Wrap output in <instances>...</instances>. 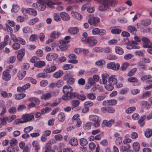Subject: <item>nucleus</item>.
Instances as JSON below:
<instances>
[{
    "mask_svg": "<svg viewBox=\"0 0 152 152\" xmlns=\"http://www.w3.org/2000/svg\"><path fill=\"white\" fill-rule=\"evenodd\" d=\"M60 17L64 21H68L70 19V17L69 14L66 12H63L60 13Z\"/></svg>",
    "mask_w": 152,
    "mask_h": 152,
    "instance_id": "2eb2a0df",
    "label": "nucleus"
},
{
    "mask_svg": "<svg viewBox=\"0 0 152 152\" xmlns=\"http://www.w3.org/2000/svg\"><path fill=\"white\" fill-rule=\"evenodd\" d=\"M56 69V67L55 66H51L50 67L46 68L44 70V71L46 73H48L55 71Z\"/></svg>",
    "mask_w": 152,
    "mask_h": 152,
    "instance_id": "4be33fe9",
    "label": "nucleus"
},
{
    "mask_svg": "<svg viewBox=\"0 0 152 152\" xmlns=\"http://www.w3.org/2000/svg\"><path fill=\"white\" fill-rule=\"evenodd\" d=\"M133 149L136 151H138L140 149V145L138 142H134L132 145Z\"/></svg>",
    "mask_w": 152,
    "mask_h": 152,
    "instance_id": "c85d7f7f",
    "label": "nucleus"
},
{
    "mask_svg": "<svg viewBox=\"0 0 152 152\" xmlns=\"http://www.w3.org/2000/svg\"><path fill=\"white\" fill-rule=\"evenodd\" d=\"M79 31V29L76 27H72L69 28L68 32L71 34H76Z\"/></svg>",
    "mask_w": 152,
    "mask_h": 152,
    "instance_id": "5701e85b",
    "label": "nucleus"
},
{
    "mask_svg": "<svg viewBox=\"0 0 152 152\" xmlns=\"http://www.w3.org/2000/svg\"><path fill=\"white\" fill-rule=\"evenodd\" d=\"M139 68L145 70L146 69L145 65L142 61H140L138 63Z\"/></svg>",
    "mask_w": 152,
    "mask_h": 152,
    "instance_id": "3c124183",
    "label": "nucleus"
},
{
    "mask_svg": "<svg viewBox=\"0 0 152 152\" xmlns=\"http://www.w3.org/2000/svg\"><path fill=\"white\" fill-rule=\"evenodd\" d=\"M16 59V57L15 56H11L9 58L8 60V62L9 63H13Z\"/></svg>",
    "mask_w": 152,
    "mask_h": 152,
    "instance_id": "13d9d810",
    "label": "nucleus"
},
{
    "mask_svg": "<svg viewBox=\"0 0 152 152\" xmlns=\"http://www.w3.org/2000/svg\"><path fill=\"white\" fill-rule=\"evenodd\" d=\"M151 96V92L150 91H146L144 92L141 96L142 99H145Z\"/></svg>",
    "mask_w": 152,
    "mask_h": 152,
    "instance_id": "473e14b6",
    "label": "nucleus"
},
{
    "mask_svg": "<svg viewBox=\"0 0 152 152\" xmlns=\"http://www.w3.org/2000/svg\"><path fill=\"white\" fill-rule=\"evenodd\" d=\"M33 129V127L32 126H29L26 127L24 129L23 131L25 133H29Z\"/></svg>",
    "mask_w": 152,
    "mask_h": 152,
    "instance_id": "680f3d73",
    "label": "nucleus"
},
{
    "mask_svg": "<svg viewBox=\"0 0 152 152\" xmlns=\"http://www.w3.org/2000/svg\"><path fill=\"white\" fill-rule=\"evenodd\" d=\"M5 25L6 28H3V29L4 30H7V31L9 32H10V33H12L13 30L12 28L9 26V25L7 23H6L5 24Z\"/></svg>",
    "mask_w": 152,
    "mask_h": 152,
    "instance_id": "4d7b16f0",
    "label": "nucleus"
},
{
    "mask_svg": "<svg viewBox=\"0 0 152 152\" xmlns=\"http://www.w3.org/2000/svg\"><path fill=\"white\" fill-rule=\"evenodd\" d=\"M1 122L0 126H3L6 125L7 124V121L9 122V120L7 117H4L1 118H0Z\"/></svg>",
    "mask_w": 152,
    "mask_h": 152,
    "instance_id": "6ab92c4d",
    "label": "nucleus"
},
{
    "mask_svg": "<svg viewBox=\"0 0 152 152\" xmlns=\"http://www.w3.org/2000/svg\"><path fill=\"white\" fill-rule=\"evenodd\" d=\"M58 119L61 122H63L65 119V116L63 113H61L58 115Z\"/></svg>",
    "mask_w": 152,
    "mask_h": 152,
    "instance_id": "58836bf2",
    "label": "nucleus"
},
{
    "mask_svg": "<svg viewBox=\"0 0 152 152\" xmlns=\"http://www.w3.org/2000/svg\"><path fill=\"white\" fill-rule=\"evenodd\" d=\"M22 119L23 120L21 119L18 120V122L19 123H23L32 121L33 119H34V117L33 114L31 113L25 114L22 115Z\"/></svg>",
    "mask_w": 152,
    "mask_h": 152,
    "instance_id": "7ed1b4c3",
    "label": "nucleus"
},
{
    "mask_svg": "<svg viewBox=\"0 0 152 152\" xmlns=\"http://www.w3.org/2000/svg\"><path fill=\"white\" fill-rule=\"evenodd\" d=\"M78 94L76 93L71 92L68 96H63L62 99L64 100H68L70 99H73L76 97L77 98Z\"/></svg>",
    "mask_w": 152,
    "mask_h": 152,
    "instance_id": "6e6552de",
    "label": "nucleus"
},
{
    "mask_svg": "<svg viewBox=\"0 0 152 152\" xmlns=\"http://www.w3.org/2000/svg\"><path fill=\"white\" fill-rule=\"evenodd\" d=\"M73 67V66L72 64H65L63 66V68L64 70H66L72 69Z\"/></svg>",
    "mask_w": 152,
    "mask_h": 152,
    "instance_id": "338daca9",
    "label": "nucleus"
},
{
    "mask_svg": "<svg viewBox=\"0 0 152 152\" xmlns=\"http://www.w3.org/2000/svg\"><path fill=\"white\" fill-rule=\"evenodd\" d=\"M114 122V121L113 119H111L108 121L106 120H104L102 124H104L107 127H110Z\"/></svg>",
    "mask_w": 152,
    "mask_h": 152,
    "instance_id": "a878e982",
    "label": "nucleus"
},
{
    "mask_svg": "<svg viewBox=\"0 0 152 152\" xmlns=\"http://www.w3.org/2000/svg\"><path fill=\"white\" fill-rule=\"evenodd\" d=\"M71 14L74 18L78 20H80L83 18L82 15L77 12H72Z\"/></svg>",
    "mask_w": 152,
    "mask_h": 152,
    "instance_id": "f3484780",
    "label": "nucleus"
},
{
    "mask_svg": "<svg viewBox=\"0 0 152 152\" xmlns=\"http://www.w3.org/2000/svg\"><path fill=\"white\" fill-rule=\"evenodd\" d=\"M113 85L109 84L105 86V87L106 89L109 91H111L114 88Z\"/></svg>",
    "mask_w": 152,
    "mask_h": 152,
    "instance_id": "0e129e2a",
    "label": "nucleus"
},
{
    "mask_svg": "<svg viewBox=\"0 0 152 152\" xmlns=\"http://www.w3.org/2000/svg\"><path fill=\"white\" fill-rule=\"evenodd\" d=\"M100 21V19L97 17H91L88 20V23L90 25L96 26Z\"/></svg>",
    "mask_w": 152,
    "mask_h": 152,
    "instance_id": "9d476101",
    "label": "nucleus"
},
{
    "mask_svg": "<svg viewBox=\"0 0 152 152\" xmlns=\"http://www.w3.org/2000/svg\"><path fill=\"white\" fill-rule=\"evenodd\" d=\"M45 63L43 61H37L34 64V66L35 67L39 68H41L45 66Z\"/></svg>",
    "mask_w": 152,
    "mask_h": 152,
    "instance_id": "c756f323",
    "label": "nucleus"
},
{
    "mask_svg": "<svg viewBox=\"0 0 152 152\" xmlns=\"http://www.w3.org/2000/svg\"><path fill=\"white\" fill-rule=\"evenodd\" d=\"M70 38V37L69 36H67L64 38V40H62L59 41L60 44H67L69 42V41L68 40Z\"/></svg>",
    "mask_w": 152,
    "mask_h": 152,
    "instance_id": "7c9ffc66",
    "label": "nucleus"
},
{
    "mask_svg": "<svg viewBox=\"0 0 152 152\" xmlns=\"http://www.w3.org/2000/svg\"><path fill=\"white\" fill-rule=\"evenodd\" d=\"M18 143L17 140L15 138H13L10 140V145L14 146V147H16V145Z\"/></svg>",
    "mask_w": 152,
    "mask_h": 152,
    "instance_id": "bf43d9fd",
    "label": "nucleus"
},
{
    "mask_svg": "<svg viewBox=\"0 0 152 152\" xmlns=\"http://www.w3.org/2000/svg\"><path fill=\"white\" fill-rule=\"evenodd\" d=\"M52 97V94L50 92H48L44 94H43L41 97L42 99L46 100L49 99Z\"/></svg>",
    "mask_w": 152,
    "mask_h": 152,
    "instance_id": "a211bd4d",
    "label": "nucleus"
},
{
    "mask_svg": "<svg viewBox=\"0 0 152 152\" xmlns=\"http://www.w3.org/2000/svg\"><path fill=\"white\" fill-rule=\"evenodd\" d=\"M71 103L72 105V108H74L79 105L80 102L78 100H74L71 102Z\"/></svg>",
    "mask_w": 152,
    "mask_h": 152,
    "instance_id": "f704fd0d",
    "label": "nucleus"
},
{
    "mask_svg": "<svg viewBox=\"0 0 152 152\" xmlns=\"http://www.w3.org/2000/svg\"><path fill=\"white\" fill-rule=\"evenodd\" d=\"M145 135L147 137H150L152 135V130L150 129H147L145 132Z\"/></svg>",
    "mask_w": 152,
    "mask_h": 152,
    "instance_id": "37998d69",
    "label": "nucleus"
},
{
    "mask_svg": "<svg viewBox=\"0 0 152 152\" xmlns=\"http://www.w3.org/2000/svg\"><path fill=\"white\" fill-rule=\"evenodd\" d=\"M118 3V0H106L104 9V11H108L110 10V7H115Z\"/></svg>",
    "mask_w": 152,
    "mask_h": 152,
    "instance_id": "f257e3e1",
    "label": "nucleus"
},
{
    "mask_svg": "<svg viewBox=\"0 0 152 152\" xmlns=\"http://www.w3.org/2000/svg\"><path fill=\"white\" fill-rule=\"evenodd\" d=\"M28 13L32 15L35 16L37 14V11L34 9L32 8H29Z\"/></svg>",
    "mask_w": 152,
    "mask_h": 152,
    "instance_id": "c03bdc74",
    "label": "nucleus"
},
{
    "mask_svg": "<svg viewBox=\"0 0 152 152\" xmlns=\"http://www.w3.org/2000/svg\"><path fill=\"white\" fill-rule=\"evenodd\" d=\"M45 4L49 7L53 8V5H59L61 4V2L59 1L53 2L51 0H45Z\"/></svg>",
    "mask_w": 152,
    "mask_h": 152,
    "instance_id": "f8f14e48",
    "label": "nucleus"
},
{
    "mask_svg": "<svg viewBox=\"0 0 152 152\" xmlns=\"http://www.w3.org/2000/svg\"><path fill=\"white\" fill-rule=\"evenodd\" d=\"M94 1L100 4L98 7V10L104 12L106 0H94Z\"/></svg>",
    "mask_w": 152,
    "mask_h": 152,
    "instance_id": "ddd939ff",
    "label": "nucleus"
},
{
    "mask_svg": "<svg viewBox=\"0 0 152 152\" xmlns=\"http://www.w3.org/2000/svg\"><path fill=\"white\" fill-rule=\"evenodd\" d=\"M20 45L18 43H15L12 45V48L14 50H17L20 48Z\"/></svg>",
    "mask_w": 152,
    "mask_h": 152,
    "instance_id": "052dcab7",
    "label": "nucleus"
},
{
    "mask_svg": "<svg viewBox=\"0 0 152 152\" xmlns=\"http://www.w3.org/2000/svg\"><path fill=\"white\" fill-rule=\"evenodd\" d=\"M78 140L75 137H73L70 139L69 141L70 144L73 146H76L78 145Z\"/></svg>",
    "mask_w": 152,
    "mask_h": 152,
    "instance_id": "412c9836",
    "label": "nucleus"
},
{
    "mask_svg": "<svg viewBox=\"0 0 152 152\" xmlns=\"http://www.w3.org/2000/svg\"><path fill=\"white\" fill-rule=\"evenodd\" d=\"M130 147L131 146L127 144L125 145L121 146L120 147V149L122 152H124L128 151Z\"/></svg>",
    "mask_w": 152,
    "mask_h": 152,
    "instance_id": "e433bc0d",
    "label": "nucleus"
},
{
    "mask_svg": "<svg viewBox=\"0 0 152 152\" xmlns=\"http://www.w3.org/2000/svg\"><path fill=\"white\" fill-rule=\"evenodd\" d=\"M26 75V72L24 71H20L18 73V76L19 80H21Z\"/></svg>",
    "mask_w": 152,
    "mask_h": 152,
    "instance_id": "4c0bfd02",
    "label": "nucleus"
},
{
    "mask_svg": "<svg viewBox=\"0 0 152 152\" xmlns=\"http://www.w3.org/2000/svg\"><path fill=\"white\" fill-rule=\"evenodd\" d=\"M39 20L38 18H36L30 20L29 22V24L30 25H32L34 24L37 22H38Z\"/></svg>",
    "mask_w": 152,
    "mask_h": 152,
    "instance_id": "de8ad7c7",
    "label": "nucleus"
},
{
    "mask_svg": "<svg viewBox=\"0 0 152 152\" xmlns=\"http://www.w3.org/2000/svg\"><path fill=\"white\" fill-rule=\"evenodd\" d=\"M26 95L24 94H17L15 95V98L16 99L19 100L23 98Z\"/></svg>",
    "mask_w": 152,
    "mask_h": 152,
    "instance_id": "49530a36",
    "label": "nucleus"
},
{
    "mask_svg": "<svg viewBox=\"0 0 152 152\" xmlns=\"http://www.w3.org/2000/svg\"><path fill=\"white\" fill-rule=\"evenodd\" d=\"M72 88L69 86H65L63 88V92L65 95L63 96H68L72 91Z\"/></svg>",
    "mask_w": 152,
    "mask_h": 152,
    "instance_id": "1a4fd4ad",
    "label": "nucleus"
},
{
    "mask_svg": "<svg viewBox=\"0 0 152 152\" xmlns=\"http://www.w3.org/2000/svg\"><path fill=\"white\" fill-rule=\"evenodd\" d=\"M128 30L131 32H133V34H134V32H136L137 31V30L136 28L134 26H128Z\"/></svg>",
    "mask_w": 152,
    "mask_h": 152,
    "instance_id": "8fccbe9b",
    "label": "nucleus"
},
{
    "mask_svg": "<svg viewBox=\"0 0 152 152\" xmlns=\"http://www.w3.org/2000/svg\"><path fill=\"white\" fill-rule=\"evenodd\" d=\"M137 70L136 68H134L132 69L127 74L128 76H132L134 75Z\"/></svg>",
    "mask_w": 152,
    "mask_h": 152,
    "instance_id": "603ef678",
    "label": "nucleus"
},
{
    "mask_svg": "<svg viewBox=\"0 0 152 152\" xmlns=\"http://www.w3.org/2000/svg\"><path fill=\"white\" fill-rule=\"evenodd\" d=\"M89 119L90 121H93L95 122L97 121H99V120H100V119H99V117L96 115H90L89 116Z\"/></svg>",
    "mask_w": 152,
    "mask_h": 152,
    "instance_id": "393cba45",
    "label": "nucleus"
},
{
    "mask_svg": "<svg viewBox=\"0 0 152 152\" xmlns=\"http://www.w3.org/2000/svg\"><path fill=\"white\" fill-rule=\"evenodd\" d=\"M117 103V101L115 99H110L107 100L108 105H115Z\"/></svg>",
    "mask_w": 152,
    "mask_h": 152,
    "instance_id": "a19ab883",
    "label": "nucleus"
},
{
    "mask_svg": "<svg viewBox=\"0 0 152 152\" xmlns=\"http://www.w3.org/2000/svg\"><path fill=\"white\" fill-rule=\"evenodd\" d=\"M32 6L39 11H43L46 8L45 0H37L36 3L32 4Z\"/></svg>",
    "mask_w": 152,
    "mask_h": 152,
    "instance_id": "f03ea898",
    "label": "nucleus"
},
{
    "mask_svg": "<svg viewBox=\"0 0 152 152\" xmlns=\"http://www.w3.org/2000/svg\"><path fill=\"white\" fill-rule=\"evenodd\" d=\"M15 148H16V147H14V146L10 145L8 147L7 150V152H15Z\"/></svg>",
    "mask_w": 152,
    "mask_h": 152,
    "instance_id": "774afa93",
    "label": "nucleus"
},
{
    "mask_svg": "<svg viewBox=\"0 0 152 152\" xmlns=\"http://www.w3.org/2000/svg\"><path fill=\"white\" fill-rule=\"evenodd\" d=\"M19 10V6L16 4H14L12 6V8L11 11L13 12H17Z\"/></svg>",
    "mask_w": 152,
    "mask_h": 152,
    "instance_id": "09e8293b",
    "label": "nucleus"
},
{
    "mask_svg": "<svg viewBox=\"0 0 152 152\" xmlns=\"http://www.w3.org/2000/svg\"><path fill=\"white\" fill-rule=\"evenodd\" d=\"M146 118L145 115H143L140 117V119L138 121V123L140 125L141 127H142L145 124V122H143Z\"/></svg>",
    "mask_w": 152,
    "mask_h": 152,
    "instance_id": "a18cd8bd",
    "label": "nucleus"
},
{
    "mask_svg": "<svg viewBox=\"0 0 152 152\" xmlns=\"http://www.w3.org/2000/svg\"><path fill=\"white\" fill-rule=\"evenodd\" d=\"M32 145L34 147V149L36 152H38L40 149V145L38 142L36 140H34L32 142Z\"/></svg>",
    "mask_w": 152,
    "mask_h": 152,
    "instance_id": "b1692460",
    "label": "nucleus"
},
{
    "mask_svg": "<svg viewBox=\"0 0 152 152\" xmlns=\"http://www.w3.org/2000/svg\"><path fill=\"white\" fill-rule=\"evenodd\" d=\"M136 108L134 107H132L127 108L126 110V112L128 114L132 113L135 110Z\"/></svg>",
    "mask_w": 152,
    "mask_h": 152,
    "instance_id": "5fc2aeb1",
    "label": "nucleus"
},
{
    "mask_svg": "<svg viewBox=\"0 0 152 152\" xmlns=\"http://www.w3.org/2000/svg\"><path fill=\"white\" fill-rule=\"evenodd\" d=\"M92 123L90 122L86 123L83 126V128L85 130H88L91 129Z\"/></svg>",
    "mask_w": 152,
    "mask_h": 152,
    "instance_id": "ea45409f",
    "label": "nucleus"
},
{
    "mask_svg": "<svg viewBox=\"0 0 152 152\" xmlns=\"http://www.w3.org/2000/svg\"><path fill=\"white\" fill-rule=\"evenodd\" d=\"M108 83L109 84L114 85L117 83L116 78L115 77V76L113 75L110 76L108 79Z\"/></svg>",
    "mask_w": 152,
    "mask_h": 152,
    "instance_id": "dca6fc26",
    "label": "nucleus"
},
{
    "mask_svg": "<svg viewBox=\"0 0 152 152\" xmlns=\"http://www.w3.org/2000/svg\"><path fill=\"white\" fill-rule=\"evenodd\" d=\"M53 18L54 20L56 22H59L61 20L59 15L56 13L53 14Z\"/></svg>",
    "mask_w": 152,
    "mask_h": 152,
    "instance_id": "79ce46f5",
    "label": "nucleus"
},
{
    "mask_svg": "<svg viewBox=\"0 0 152 152\" xmlns=\"http://www.w3.org/2000/svg\"><path fill=\"white\" fill-rule=\"evenodd\" d=\"M87 97L91 100H94L96 98L95 95L93 93L88 94L86 95Z\"/></svg>",
    "mask_w": 152,
    "mask_h": 152,
    "instance_id": "69168bd1",
    "label": "nucleus"
},
{
    "mask_svg": "<svg viewBox=\"0 0 152 152\" xmlns=\"http://www.w3.org/2000/svg\"><path fill=\"white\" fill-rule=\"evenodd\" d=\"M25 49H21L19 50L18 52V54L17 55V58L18 60L20 61H21L25 55Z\"/></svg>",
    "mask_w": 152,
    "mask_h": 152,
    "instance_id": "4468645a",
    "label": "nucleus"
},
{
    "mask_svg": "<svg viewBox=\"0 0 152 152\" xmlns=\"http://www.w3.org/2000/svg\"><path fill=\"white\" fill-rule=\"evenodd\" d=\"M152 77L151 75H148L142 77L140 78L141 80L144 81L148 79H151Z\"/></svg>",
    "mask_w": 152,
    "mask_h": 152,
    "instance_id": "6e6d98bb",
    "label": "nucleus"
},
{
    "mask_svg": "<svg viewBox=\"0 0 152 152\" xmlns=\"http://www.w3.org/2000/svg\"><path fill=\"white\" fill-rule=\"evenodd\" d=\"M60 35V33L57 31H53L51 34L50 37H51L54 38L56 39L58 38L59 35Z\"/></svg>",
    "mask_w": 152,
    "mask_h": 152,
    "instance_id": "72a5a7b5",
    "label": "nucleus"
},
{
    "mask_svg": "<svg viewBox=\"0 0 152 152\" xmlns=\"http://www.w3.org/2000/svg\"><path fill=\"white\" fill-rule=\"evenodd\" d=\"M38 36L37 34H32L29 38V40L31 41H36L38 39Z\"/></svg>",
    "mask_w": 152,
    "mask_h": 152,
    "instance_id": "864d4df0",
    "label": "nucleus"
},
{
    "mask_svg": "<svg viewBox=\"0 0 152 152\" xmlns=\"http://www.w3.org/2000/svg\"><path fill=\"white\" fill-rule=\"evenodd\" d=\"M58 57V55L56 53H48L46 57V58L48 61L54 60L56 59Z\"/></svg>",
    "mask_w": 152,
    "mask_h": 152,
    "instance_id": "9b49d317",
    "label": "nucleus"
},
{
    "mask_svg": "<svg viewBox=\"0 0 152 152\" xmlns=\"http://www.w3.org/2000/svg\"><path fill=\"white\" fill-rule=\"evenodd\" d=\"M79 141L80 145L82 146H85L88 143L87 140L84 138L80 139Z\"/></svg>",
    "mask_w": 152,
    "mask_h": 152,
    "instance_id": "bb28decb",
    "label": "nucleus"
},
{
    "mask_svg": "<svg viewBox=\"0 0 152 152\" xmlns=\"http://www.w3.org/2000/svg\"><path fill=\"white\" fill-rule=\"evenodd\" d=\"M141 24L143 26H147L151 23V20L148 19H146L141 21Z\"/></svg>",
    "mask_w": 152,
    "mask_h": 152,
    "instance_id": "c9c22d12",
    "label": "nucleus"
},
{
    "mask_svg": "<svg viewBox=\"0 0 152 152\" xmlns=\"http://www.w3.org/2000/svg\"><path fill=\"white\" fill-rule=\"evenodd\" d=\"M10 73V70L8 69H6L2 73V78L3 79L6 81L10 80L11 76Z\"/></svg>",
    "mask_w": 152,
    "mask_h": 152,
    "instance_id": "0eeeda50",
    "label": "nucleus"
},
{
    "mask_svg": "<svg viewBox=\"0 0 152 152\" xmlns=\"http://www.w3.org/2000/svg\"><path fill=\"white\" fill-rule=\"evenodd\" d=\"M82 40L88 44L89 46H92L96 44L97 42V40L93 37H89L88 38H82Z\"/></svg>",
    "mask_w": 152,
    "mask_h": 152,
    "instance_id": "20e7f679",
    "label": "nucleus"
},
{
    "mask_svg": "<svg viewBox=\"0 0 152 152\" xmlns=\"http://www.w3.org/2000/svg\"><path fill=\"white\" fill-rule=\"evenodd\" d=\"M115 52L118 54L122 55L124 52V50L121 47L118 46H116L115 47Z\"/></svg>",
    "mask_w": 152,
    "mask_h": 152,
    "instance_id": "aec40b11",
    "label": "nucleus"
},
{
    "mask_svg": "<svg viewBox=\"0 0 152 152\" xmlns=\"http://www.w3.org/2000/svg\"><path fill=\"white\" fill-rule=\"evenodd\" d=\"M129 65V64L128 63L126 62L123 63L121 67V70L123 71L125 70Z\"/></svg>",
    "mask_w": 152,
    "mask_h": 152,
    "instance_id": "e2e57ef3",
    "label": "nucleus"
},
{
    "mask_svg": "<svg viewBox=\"0 0 152 152\" xmlns=\"http://www.w3.org/2000/svg\"><path fill=\"white\" fill-rule=\"evenodd\" d=\"M63 75V72L61 70H59L54 73L53 77L56 78H59L61 77Z\"/></svg>",
    "mask_w": 152,
    "mask_h": 152,
    "instance_id": "cd10ccee",
    "label": "nucleus"
},
{
    "mask_svg": "<svg viewBox=\"0 0 152 152\" xmlns=\"http://www.w3.org/2000/svg\"><path fill=\"white\" fill-rule=\"evenodd\" d=\"M120 64L118 63L111 62L108 63L107 66V68L114 70H118L120 67Z\"/></svg>",
    "mask_w": 152,
    "mask_h": 152,
    "instance_id": "423d86ee",
    "label": "nucleus"
},
{
    "mask_svg": "<svg viewBox=\"0 0 152 152\" xmlns=\"http://www.w3.org/2000/svg\"><path fill=\"white\" fill-rule=\"evenodd\" d=\"M142 40L143 43V46L144 48H152V42H151L148 38L143 37L142 38Z\"/></svg>",
    "mask_w": 152,
    "mask_h": 152,
    "instance_id": "39448f33",
    "label": "nucleus"
},
{
    "mask_svg": "<svg viewBox=\"0 0 152 152\" xmlns=\"http://www.w3.org/2000/svg\"><path fill=\"white\" fill-rule=\"evenodd\" d=\"M28 101L33 103L35 102V104H39L40 103L39 100L36 97H30L28 99Z\"/></svg>",
    "mask_w": 152,
    "mask_h": 152,
    "instance_id": "2f4dec72",
    "label": "nucleus"
}]
</instances>
